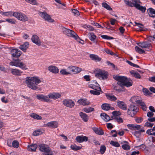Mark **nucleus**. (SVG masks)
I'll return each mask as SVG.
<instances>
[{"instance_id": "1", "label": "nucleus", "mask_w": 155, "mask_h": 155, "mask_svg": "<svg viewBox=\"0 0 155 155\" xmlns=\"http://www.w3.org/2000/svg\"><path fill=\"white\" fill-rule=\"evenodd\" d=\"M41 82L39 78L35 76L33 77H27L26 78L25 82L27 86L33 90L38 89L37 85Z\"/></svg>"}, {"instance_id": "2", "label": "nucleus", "mask_w": 155, "mask_h": 155, "mask_svg": "<svg viewBox=\"0 0 155 155\" xmlns=\"http://www.w3.org/2000/svg\"><path fill=\"white\" fill-rule=\"evenodd\" d=\"M82 71V69L78 67L70 65L67 69H62L60 71L61 74L64 75L71 74L72 73L74 74L79 73Z\"/></svg>"}, {"instance_id": "3", "label": "nucleus", "mask_w": 155, "mask_h": 155, "mask_svg": "<svg viewBox=\"0 0 155 155\" xmlns=\"http://www.w3.org/2000/svg\"><path fill=\"white\" fill-rule=\"evenodd\" d=\"M62 30L64 34L69 37L73 38L78 42L82 45L84 44V41L81 40L78 35L73 31L64 27L62 28Z\"/></svg>"}, {"instance_id": "4", "label": "nucleus", "mask_w": 155, "mask_h": 155, "mask_svg": "<svg viewBox=\"0 0 155 155\" xmlns=\"http://www.w3.org/2000/svg\"><path fill=\"white\" fill-rule=\"evenodd\" d=\"M108 75L107 71L104 70L97 69L95 71V76L100 79H106Z\"/></svg>"}, {"instance_id": "5", "label": "nucleus", "mask_w": 155, "mask_h": 155, "mask_svg": "<svg viewBox=\"0 0 155 155\" xmlns=\"http://www.w3.org/2000/svg\"><path fill=\"white\" fill-rule=\"evenodd\" d=\"M9 64L12 66L18 67L23 70H27L28 69L26 64L19 60H15L10 62Z\"/></svg>"}, {"instance_id": "6", "label": "nucleus", "mask_w": 155, "mask_h": 155, "mask_svg": "<svg viewBox=\"0 0 155 155\" xmlns=\"http://www.w3.org/2000/svg\"><path fill=\"white\" fill-rule=\"evenodd\" d=\"M13 16L17 19L22 21H25L28 20V18L25 14L20 12H14Z\"/></svg>"}, {"instance_id": "7", "label": "nucleus", "mask_w": 155, "mask_h": 155, "mask_svg": "<svg viewBox=\"0 0 155 155\" xmlns=\"http://www.w3.org/2000/svg\"><path fill=\"white\" fill-rule=\"evenodd\" d=\"M114 79L118 81L117 84L121 87L124 86V85L127 79V78L123 76H115L114 77Z\"/></svg>"}, {"instance_id": "8", "label": "nucleus", "mask_w": 155, "mask_h": 155, "mask_svg": "<svg viewBox=\"0 0 155 155\" xmlns=\"http://www.w3.org/2000/svg\"><path fill=\"white\" fill-rule=\"evenodd\" d=\"M138 110L137 106L133 105H130L127 110V114L131 117H133Z\"/></svg>"}, {"instance_id": "9", "label": "nucleus", "mask_w": 155, "mask_h": 155, "mask_svg": "<svg viewBox=\"0 0 155 155\" xmlns=\"http://www.w3.org/2000/svg\"><path fill=\"white\" fill-rule=\"evenodd\" d=\"M125 4L130 7H135L137 3H141L140 0H124Z\"/></svg>"}, {"instance_id": "10", "label": "nucleus", "mask_w": 155, "mask_h": 155, "mask_svg": "<svg viewBox=\"0 0 155 155\" xmlns=\"http://www.w3.org/2000/svg\"><path fill=\"white\" fill-rule=\"evenodd\" d=\"M39 14L40 16L48 22H54V20L52 19L50 16L45 12H40L39 13Z\"/></svg>"}, {"instance_id": "11", "label": "nucleus", "mask_w": 155, "mask_h": 155, "mask_svg": "<svg viewBox=\"0 0 155 155\" xmlns=\"http://www.w3.org/2000/svg\"><path fill=\"white\" fill-rule=\"evenodd\" d=\"M62 103L65 106L71 108L73 107L75 105L74 102L71 99H64Z\"/></svg>"}, {"instance_id": "12", "label": "nucleus", "mask_w": 155, "mask_h": 155, "mask_svg": "<svg viewBox=\"0 0 155 155\" xmlns=\"http://www.w3.org/2000/svg\"><path fill=\"white\" fill-rule=\"evenodd\" d=\"M88 87L93 90H95L98 91H101V89L99 86L98 84L96 81L91 82L89 83Z\"/></svg>"}, {"instance_id": "13", "label": "nucleus", "mask_w": 155, "mask_h": 155, "mask_svg": "<svg viewBox=\"0 0 155 155\" xmlns=\"http://www.w3.org/2000/svg\"><path fill=\"white\" fill-rule=\"evenodd\" d=\"M10 51L12 56L15 57H19L22 54L21 51L15 48H12Z\"/></svg>"}, {"instance_id": "14", "label": "nucleus", "mask_w": 155, "mask_h": 155, "mask_svg": "<svg viewBox=\"0 0 155 155\" xmlns=\"http://www.w3.org/2000/svg\"><path fill=\"white\" fill-rule=\"evenodd\" d=\"M48 95H44L43 94H38L36 96V98L38 100L46 102H49L50 100L49 99Z\"/></svg>"}, {"instance_id": "15", "label": "nucleus", "mask_w": 155, "mask_h": 155, "mask_svg": "<svg viewBox=\"0 0 155 155\" xmlns=\"http://www.w3.org/2000/svg\"><path fill=\"white\" fill-rule=\"evenodd\" d=\"M39 150L43 152H48L50 151V148L45 144H41L39 146Z\"/></svg>"}, {"instance_id": "16", "label": "nucleus", "mask_w": 155, "mask_h": 155, "mask_svg": "<svg viewBox=\"0 0 155 155\" xmlns=\"http://www.w3.org/2000/svg\"><path fill=\"white\" fill-rule=\"evenodd\" d=\"M127 127L129 129L133 130H139L140 128L141 127L140 125L133 124H128L127 125Z\"/></svg>"}, {"instance_id": "17", "label": "nucleus", "mask_w": 155, "mask_h": 155, "mask_svg": "<svg viewBox=\"0 0 155 155\" xmlns=\"http://www.w3.org/2000/svg\"><path fill=\"white\" fill-rule=\"evenodd\" d=\"M31 40L32 42L37 45L40 46L41 45V42L38 36L36 35H33L31 37Z\"/></svg>"}, {"instance_id": "18", "label": "nucleus", "mask_w": 155, "mask_h": 155, "mask_svg": "<svg viewBox=\"0 0 155 155\" xmlns=\"http://www.w3.org/2000/svg\"><path fill=\"white\" fill-rule=\"evenodd\" d=\"M77 103L80 105L83 106L88 105L90 104L89 101L86 98H81L78 100Z\"/></svg>"}, {"instance_id": "19", "label": "nucleus", "mask_w": 155, "mask_h": 155, "mask_svg": "<svg viewBox=\"0 0 155 155\" xmlns=\"http://www.w3.org/2000/svg\"><path fill=\"white\" fill-rule=\"evenodd\" d=\"M46 126L51 128H55L58 127V123L57 121H51L47 123Z\"/></svg>"}, {"instance_id": "20", "label": "nucleus", "mask_w": 155, "mask_h": 155, "mask_svg": "<svg viewBox=\"0 0 155 155\" xmlns=\"http://www.w3.org/2000/svg\"><path fill=\"white\" fill-rule=\"evenodd\" d=\"M49 99L56 100L60 98L61 96L60 94L57 93H52L49 94L48 95Z\"/></svg>"}, {"instance_id": "21", "label": "nucleus", "mask_w": 155, "mask_h": 155, "mask_svg": "<svg viewBox=\"0 0 155 155\" xmlns=\"http://www.w3.org/2000/svg\"><path fill=\"white\" fill-rule=\"evenodd\" d=\"M130 101L132 103L138 104L141 101V98L138 96H133L130 99Z\"/></svg>"}, {"instance_id": "22", "label": "nucleus", "mask_w": 155, "mask_h": 155, "mask_svg": "<svg viewBox=\"0 0 155 155\" xmlns=\"http://www.w3.org/2000/svg\"><path fill=\"white\" fill-rule=\"evenodd\" d=\"M137 131H135L132 132V134L137 138H139L140 136L141 133L145 131V130L141 127L139 130H136Z\"/></svg>"}, {"instance_id": "23", "label": "nucleus", "mask_w": 155, "mask_h": 155, "mask_svg": "<svg viewBox=\"0 0 155 155\" xmlns=\"http://www.w3.org/2000/svg\"><path fill=\"white\" fill-rule=\"evenodd\" d=\"M117 105L119 108L123 110H127L126 104L122 101H117Z\"/></svg>"}, {"instance_id": "24", "label": "nucleus", "mask_w": 155, "mask_h": 155, "mask_svg": "<svg viewBox=\"0 0 155 155\" xmlns=\"http://www.w3.org/2000/svg\"><path fill=\"white\" fill-rule=\"evenodd\" d=\"M11 71L13 75L17 76H20L23 73L21 70L17 69H12Z\"/></svg>"}, {"instance_id": "25", "label": "nucleus", "mask_w": 155, "mask_h": 155, "mask_svg": "<svg viewBox=\"0 0 155 155\" xmlns=\"http://www.w3.org/2000/svg\"><path fill=\"white\" fill-rule=\"evenodd\" d=\"M138 45L139 47L144 48L150 47L151 46V44L147 42H143L139 43Z\"/></svg>"}, {"instance_id": "26", "label": "nucleus", "mask_w": 155, "mask_h": 155, "mask_svg": "<svg viewBox=\"0 0 155 155\" xmlns=\"http://www.w3.org/2000/svg\"><path fill=\"white\" fill-rule=\"evenodd\" d=\"M76 141L79 143H81L84 141H87L88 140V138L86 136H78L76 138Z\"/></svg>"}, {"instance_id": "27", "label": "nucleus", "mask_w": 155, "mask_h": 155, "mask_svg": "<svg viewBox=\"0 0 155 155\" xmlns=\"http://www.w3.org/2000/svg\"><path fill=\"white\" fill-rule=\"evenodd\" d=\"M48 70L51 72L56 74L59 72V69L57 67L53 65H51L48 67Z\"/></svg>"}, {"instance_id": "28", "label": "nucleus", "mask_w": 155, "mask_h": 155, "mask_svg": "<svg viewBox=\"0 0 155 155\" xmlns=\"http://www.w3.org/2000/svg\"><path fill=\"white\" fill-rule=\"evenodd\" d=\"M89 57L92 60L96 62L100 61L101 60V58L99 57L98 55L96 54H90Z\"/></svg>"}, {"instance_id": "29", "label": "nucleus", "mask_w": 155, "mask_h": 155, "mask_svg": "<svg viewBox=\"0 0 155 155\" xmlns=\"http://www.w3.org/2000/svg\"><path fill=\"white\" fill-rule=\"evenodd\" d=\"M121 143L123 144L122 147L123 149L126 150H128L130 149V147L127 142L124 141Z\"/></svg>"}, {"instance_id": "30", "label": "nucleus", "mask_w": 155, "mask_h": 155, "mask_svg": "<svg viewBox=\"0 0 155 155\" xmlns=\"http://www.w3.org/2000/svg\"><path fill=\"white\" fill-rule=\"evenodd\" d=\"M29 45V43L26 42H25L23 45H21L19 47V48L23 51L25 52L27 49Z\"/></svg>"}, {"instance_id": "31", "label": "nucleus", "mask_w": 155, "mask_h": 155, "mask_svg": "<svg viewBox=\"0 0 155 155\" xmlns=\"http://www.w3.org/2000/svg\"><path fill=\"white\" fill-rule=\"evenodd\" d=\"M147 12L149 16L154 17H155V10L152 8H149L147 10Z\"/></svg>"}, {"instance_id": "32", "label": "nucleus", "mask_w": 155, "mask_h": 155, "mask_svg": "<svg viewBox=\"0 0 155 155\" xmlns=\"http://www.w3.org/2000/svg\"><path fill=\"white\" fill-rule=\"evenodd\" d=\"M79 115L82 119L84 122H87L88 120V117L87 115L85 113L81 112L79 113Z\"/></svg>"}, {"instance_id": "33", "label": "nucleus", "mask_w": 155, "mask_h": 155, "mask_svg": "<svg viewBox=\"0 0 155 155\" xmlns=\"http://www.w3.org/2000/svg\"><path fill=\"white\" fill-rule=\"evenodd\" d=\"M140 3H137L135 7L137 9L140 10L142 12L144 13L145 12L146 10V8L145 7L141 6L140 4Z\"/></svg>"}, {"instance_id": "34", "label": "nucleus", "mask_w": 155, "mask_h": 155, "mask_svg": "<svg viewBox=\"0 0 155 155\" xmlns=\"http://www.w3.org/2000/svg\"><path fill=\"white\" fill-rule=\"evenodd\" d=\"M92 129L97 134L99 135H103L104 134L103 130L100 128L94 127L92 128Z\"/></svg>"}, {"instance_id": "35", "label": "nucleus", "mask_w": 155, "mask_h": 155, "mask_svg": "<svg viewBox=\"0 0 155 155\" xmlns=\"http://www.w3.org/2000/svg\"><path fill=\"white\" fill-rule=\"evenodd\" d=\"M101 118L106 121H108L110 120V117L107 114L102 113L101 114Z\"/></svg>"}, {"instance_id": "36", "label": "nucleus", "mask_w": 155, "mask_h": 155, "mask_svg": "<svg viewBox=\"0 0 155 155\" xmlns=\"http://www.w3.org/2000/svg\"><path fill=\"white\" fill-rule=\"evenodd\" d=\"M37 147V145L31 144L28 146V149L29 151H35Z\"/></svg>"}, {"instance_id": "37", "label": "nucleus", "mask_w": 155, "mask_h": 155, "mask_svg": "<svg viewBox=\"0 0 155 155\" xmlns=\"http://www.w3.org/2000/svg\"><path fill=\"white\" fill-rule=\"evenodd\" d=\"M30 116L33 118L38 120H41L42 119V117L39 115L34 113H31Z\"/></svg>"}, {"instance_id": "38", "label": "nucleus", "mask_w": 155, "mask_h": 155, "mask_svg": "<svg viewBox=\"0 0 155 155\" xmlns=\"http://www.w3.org/2000/svg\"><path fill=\"white\" fill-rule=\"evenodd\" d=\"M14 12L12 11H8L5 12H1L0 14L5 16H13Z\"/></svg>"}, {"instance_id": "39", "label": "nucleus", "mask_w": 155, "mask_h": 155, "mask_svg": "<svg viewBox=\"0 0 155 155\" xmlns=\"http://www.w3.org/2000/svg\"><path fill=\"white\" fill-rule=\"evenodd\" d=\"M133 81H132L129 79H127L124 85V86H126L127 87H129L132 85Z\"/></svg>"}, {"instance_id": "40", "label": "nucleus", "mask_w": 155, "mask_h": 155, "mask_svg": "<svg viewBox=\"0 0 155 155\" xmlns=\"http://www.w3.org/2000/svg\"><path fill=\"white\" fill-rule=\"evenodd\" d=\"M102 109L105 110H108L110 108V105L108 104H104L101 105Z\"/></svg>"}, {"instance_id": "41", "label": "nucleus", "mask_w": 155, "mask_h": 155, "mask_svg": "<svg viewBox=\"0 0 155 155\" xmlns=\"http://www.w3.org/2000/svg\"><path fill=\"white\" fill-rule=\"evenodd\" d=\"M130 74L132 75V76H134L136 78H140V75L136 71L134 70H132L130 71Z\"/></svg>"}, {"instance_id": "42", "label": "nucleus", "mask_w": 155, "mask_h": 155, "mask_svg": "<svg viewBox=\"0 0 155 155\" xmlns=\"http://www.w3.org/2000/svg\"><path fill=\"white\" fill-rule=\"evenodd\" d=\"M135 23L136 25H135V26L139 28H140L139 30L140 31H145V29L143 25L141 24L137 23L136 22H135Z\"/></svg>"}, {"instance_id": "43", "label": "nucleus", "mask_w": 155, "mask_h": 155, "mask_svg": "<svg viewBox=\"0 0 155 155\" xmlns=\"http://www.w3.org/2000/svg\"><path fill=\"white\" fill-rule=\"evenodd\" d=\"M89 39L92 41H94L95 40L97 37L96 35L93 33H91L89 34Z\"/></svg>"}, {"instance_id": "44", "label": "nucleus", "mask_w": 155, "mask_h": 155, "mask_svg": "<svg viewBox=\"0 0 155 155\" xmlns=\"http://www.w3.org/2000/svg\"><path fill=\"white\" fill-rule=\"evenodd\" d=\"M107 98L111 101H115L117 100V98L114 95L110 94H106Z\"/></svg>"}, {"instance_id": "45", "label": "nucleus", "mask_w": 155, "mask_h": 155, "mask_svg": "<svg viewBox=\"0 0 155 155\" xmlns=\"http://www.w3.org/2000/svg\"><path fill=\"white\" fill-rule=\"evenodd\" d=\"M5 21V22L7 21L9 23L13 24H15L16 22V21L13 18H7Z\"/></svg>"}, {"instance_id": "46", "label": "nucleus", "mask_w": 155, "mask_h": 155, "mask_svg": "<svg viewBox=\"0 0 155 155\" xmlns=\"http://www.w3.org/2000/svg\"><path fill=\"white\" fill-rule=\"evenodd\" d=\"M146 133L149 135L155 136V131L153 130V128L148 130Z\"/></svg>"}, {"instance_id": "47", "label": "nucleus", "mask_w": 155, "mask_h": 155, "mask_svg": "<svg viewBox=\"0 0 155 155\" xmlns=\"http://www.w3.org/2000/svg\"><path fill=\"white\" fill-rule=\"evenodd\" d=\"M71 148L74 150H80L81 147L80 146H77L75 145H71Z\"/></svg>"}, {"instance_id": "48", "label": "nucleus", "mask_w": 155, "mask_h": 155, "mask_svg": "<svg viewBox=\"0 0 155 155\" xmlns=\"http://www.w3.org/2000/svg\"><path fill=\"white\" fill-rule=\"evenodd\" d=\"M141 106L142 109L146 111L147 109V107L145 103L143 102L142 100L140 102V103L138 104Z\"/></svg>"}, {"instance_id": "49", "label": "nucleus", "mask_w": 155, "mask_h": 155, "mask_svg": "<svg viewBox=\"0 0 155 155\" xmlns=\"http://www.w3.org/2000/svg\"><path fill=\"white\" fill-rule=\"evenodd\" d=\"M100 91H98L97 90L94 89L91 90L90 91V92L91 93V94L94 95H98L100 94Z\"/></svg>"}, {"instance_id": "50", "label": "nucleus", "mask_w": 155, "mask_h": 155, "mask_svg": "<svg viewBox=\"0 0 155 155\" xmlns=\"http://www.w3.org/2000/svg\"><path fill=\"white\" fill-rule=\"evenodd\" d=\"M94 108L91 107L84 108L83 109V111L87 113H90L94 110Z\"/></svg>"}, {"instance_id": "51", "label": "nucleus", "mask_w": 155, "mask_h": 155, "mask_svg": "<svg viewBox=\"0 0 155 155\" xmlns=\"http://www.w3.org/2000/svg\"><path fill=\"white\" fill-rule=\"evenodd\" d=\"M136 51L140 54H142L144 52V51L140 48L139 47L136 46L135 48Z\"/></svg>"}, {"instance_id": "52", "label": "nucleus", "mask_w": 155, "mask_h": 155, "mask_svg": "<svg viewBox=\"0 0 155 155\" xmlns=\"http://www.w3.org/2000/svg\"><path fill=\"white\" fill-rule=\"evenodd\" d=\"M110 143L111 145L115 147H118L120 146V144L117 142L112 140L110 141Z\"/></svg>"}, {"instance_id": "53", "label": "nucleus", "mask_w": 155, "mask_h": 155, "mask_svg": "<svg viewBox=\"0 0 155 155\" xmlns=\"http://www.w3.org/2000/svg\"><path fill=\"white\" fill-rule=\"evenodd\" d=\"M42 133V132L41 130H35L33 132V134L34 136H37L41 134Z\"/></svg>"}, {"instance_id": "54", "label": "nucleus", "mask_w": 155, "mask_h": 155, "mask_svg": "<svg viewBox=\"0 0 155 155\" xmlns=\"http://www.w3.org/2000/svg\"><path fill=\"white\" fill-rule=\"evenodd\" d=\"M106 149V147L104 145H102L101 146L100 152V153L102 154H104Z\"/></svg>"}, {"instance_id": "55", "label": "nucleus", "mask_w": 155, "mask_h": 155, "mask_svg": "<svg viewBox=\"0 0 155 155\" xmlns=\"http://www.w3.org/2000/svg\"><path fill=\"white\" fill-rule=\"evenodd\" d=\"M12 145L14 147L17 148L19 147V143L17 140H14L12 142Z\"/></svg>"}, {"instance_id": "56", "label": "nucleus", "mask_w": 155, "mask_h": 155, "mask_svg": "<svg viewBox=\"0 0 155 155\" xmlns=\"http://www.w3.org/2000/svg\"><path fill=\"white\" fill-rule=\"evenodd\" d=\"M102 6L104 8H106L107 9L110 10L111 9V8H110V6L108 5L106 3H103L102 4Z\"/></svg>"}, {"instance_id": "57", "label": "nucleus", "mask_w": 155, "mask_h": 155, "mask_svg": "<svg viewBox=\"0 0 155 155\" xmlns=\"http://www.w3.org/2000/svg\"><path fill=\"white\" fill-rule=\"evenodd\" d=\"M153 124L151 123L148 121H147L144 124L145 127H153Z\"/></svg>"}, {"instance_id": "58", "label": "nucleus", "mask_w": 155, "mask_h": 155, "mask_svg": "<svg viewBox=\"0 0 155 155\" xmlns=\"http://www.w3.org/2000/svg\"><path fill=\"white\" fill-rule=\"evenodd\" d=\"M92 25H93L95 26L96 28H103L99 24L96 22H93L91 23Z\"/></svg>"}, {"instance_id": "59", "label": "nucleus", "mask_w": 155, "mask_h": 155, "mask_svg": "<svg viewBox=\"0 0 155 155\" xmlns=\"http://www.w3.org/2000/svg\"><path fill=\"white\" fill-rule=\"evenodd\" d=\"M126 62L132 66H133L136 68L139 67V66L138 65L132 63L130 61H127Z\"/></svg>"}, {"instance_id": "60", "label": "nucleus", "mask_w": 155, "mask_h": 155, "mask_svg": "<svg viewBox=\"0 0 155 155\" xmlns=\"http://www.w3.org/2000/svg\"><path fill=\"white\" fill-rule=\"evenodd\" d=\"M143 92L145 95H149L150 94L149 91L146 88H143Z\"/></svg>"}, {"instance_id": "61", "label": "nucleus", "mask_w": 155, "mask_h": 155, "mask_svg": "<svg viewBox=\"0 0 155 155\" xmlns=\"http://www.w3.org/2000/svg\"><path fill=\"white\" fill-rule=\"evenodd\" d=\"M135 120L137 123H140L143 121V118L141 117H136Z\"/></svg>"}, {"instance_id": "62", "label": "nucleus", "mask_w": 155, "mask_h": 155, "mask_svg": "<svg viewBox=\"0 0 155 155\" xmlns=\"http://www.w3.org/2000/svg\"><path fill=\"white\" fill-rule=\"evenodd\" d=\"M111 133L112 134V136L113 137H117V132L116 130H113L111 131Z\"/></svg>"}, {"instance_id": "63", "label": "nucleus", "mask_w": 155, "mask_h": 155, "mask_svg": "<svg viewBox=\"0 0 155 155\" xmlns=\"http://www.w3.org/2000/svg\"><path fill=\"white\" fill-rule=\"evenodd\" d=\"M101 37L104 39L109 40L112 39H113V38L112 37H110L107 35H103L101 36Z\"/></svg>"}, {"instance_id": "64", "label": "nucleus", "mask_w": 155, "mask_h": 155, "mask_svg": "<svg viewBox=\"0 0 155 155\" xmlns=\"http://www.w3.org/2000/svg\"><path fill=\"white\" fill-rule=\"evenodd\" d=\"M1 100L2 102L5 103H6L8 102V99L5 96H3L1 98Z\"/></svg>"}]
</instances>
